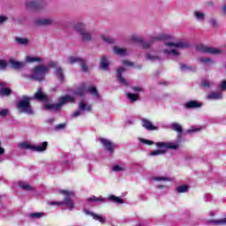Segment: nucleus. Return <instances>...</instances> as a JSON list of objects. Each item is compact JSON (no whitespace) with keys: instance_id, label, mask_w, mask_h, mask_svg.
<instances>
[{"instance_id":"79ce46f5","label":"nucleus","mask_w":226,"mask_h":226,"mask_svg":"<svg viewBox=\"0 0 226 226\" xmlns=\"http://www.w3.org/2000/svg\"><path fill=\"white\" fill-rule=\"evenodd\" d=\"M162 154H165L164 149L154 150L149 154V156H162Z\"/></svg>"},{"instance_id":"f03ea898","label":"nucleus","mask_w":226,"mask_h":226,"mask_svg":"<svg viewBox=\"0 0 226 226\" xmlns=\"http://www.w3.org/2000/svg\"><path fill=\"white\" fill-rule=\"evenodd\" d=\"M61 193L65 195L64 201H52L49 202L50 206H66V207L70 211H73L75 209V203L73 202V200H72V197H75V193L72 191H61Z\"/></svg>"},{"instance_id":"4468645a","label":"nucleus","mask_w":226,"mask_h":226,"mask_svg":"<svg viewBox=\"0 0 226 226\" xmlns=\"http://www.w3.org/2000/svg\"><path fill=\"white\" fill-rule=\"evenodd\" d=\"M49 66H50L51 68H56L55 73L59 79V80L63 82L64 80V73L63 72V68L57 67L58 66L57 62H50L49 64Z\"/></svg>"},{"instance_id":"9d476101","label":"nucleus","mask_w":226,"mask_h":226,"mask_svg":"<svg viewBox=\"0 0 226 226\" xmlns=\"http://www.w3.org/2000/svg\"><path fill=\"white\" fill-rule=\"evenodd\" d=\"M67 63L69 64H75L76 63H79V64H80L83 72H87V65L86 64V60H84L79 56H69L67 59Z\"/></svg>"},{"instance_id":"393cba45","label":"nucleus","mask_w":226,"mask_h":226,"mask_svg":"<svg viewBox=\"0 0 226 226\" xmlns=\"http://www.w3.org/2000/svg\"><path fill=\"white\" fill-rule=\"evenodd\" d=\"M86 26L87 24L84 22H79L73 26V28L77 33H79V34H82L84 32H86Z\"/></svg>"},{"instance_id":"423d86ee","label":"nucleus","mask_w":226,"mask_h":226,"mask_svg":"<svg viewBox=\"0 0 226 226\" xmlns=\"http://www.w3.org/2000/svg\"><path fill=\"white\" fill-rule=\"evenodd\" d=\"M90 93L92 96L94 98H100V95L98 94V90H96V87H87L86 86V83L81 84L74 92L73 94H76L78 96H86V93Z\"/></svg>"},{"instance_id":"cd10ccee","label":"nucleus","mask_w":226,"mask_h":226,"mask_svg":"<svg viewBox=\"0 0 226 226\" xmlns=\"http://www.w3.org/2000/svg\"><path fill=\"white\" fill-rule=\"evenodd\" d=\"M29 218L32 220H40V218H43V216H47V214L43 212H34L28 215Z\"/></svg>"},{"instance_id":"9b49d317","label":"nucleus","mask_w":226,"mask_h":226,"mask_svg":"<svg viewBox=\"0 0 226 226\" xmlns=\"http://www.w3.org/2000/svg\"><path fill=\"white\" fill-rule=\"evenodd\" d=\"M99 142L103 146L104 149L109 153V154H114V149L116 147L112 142L105 138H99Z\"/></svg>"},{"instance_id":"f8f14e48","label":"nucleus","mask_w":226,"mask_h":226,"mask_svg":"<svg viewBox=\"0 0 226 226\" xmlns=\"http://www.w3.org/2000/svg\"><path fill=\"white\" fill-rule=\"evenodd\" d=\"M126 72V69L124 67H118L117 69V80L119 84L122 86L127 87L128 86V80L123 77V73Z\"/></svg>"},{"instance_id":"052dcab7","label":"nucleus","mask_w":226,"mask_h":226,"mask_svg":"<svg viewBox=\"0 0 226 226\" xmlns=\"http://www.w3.org/2000/svg\"><path fill=\"white\" fill-rule=\"evenodd\" d=\"M211 199H212L211 194H205V196H204L205 202H209L211 200Z\"/></svg>"},{"instance_id":"864d4df0","label":"nucleus","mask_w":226,"mask_h":226,"mask_svg":"<svg viewBox=\"0 0 226 226\" xmlns=\"http://www.w3.org/2000/svg\"><path fill=\"white\" fill-rule=\"evenodd\" d=\"M155 187H156L158 190H165V189L169 188V187L167 186V185H165V184H157V185H155Z\"/></svg>"},{"instance_id":"a18cd8bd","label":"nucleus","mask_w":226,"mask_h":226,"mask_svg":"<svg viewBox=\"0 0 226 226\" xmlns=\"http://www.w3.org/2000/svg\"><path fill=\"white\" fill-rule=\"evenodd\" d=\"M180 70L181 72H193V67L186 64H180Z\"/></svg>"},{"instance_id":"5fc2aeb1","label":"nucleus","mask_w":226,"mask_h":226,"mask_svg":"<svg viewBox=\"0 0 226 226\" xmlns=\"http://www.w3.org/2000/svg\"><path fill=\"white\" fill-rule=\"evenodd\" d=\"M202 86L203 87H211V86H213V83H211V81L209 80H204L202 82Z\"/></svg>"},{"instance_id":"7c9ffc66","label":"nucleus","mask_w":226,"mask_h":226,"mask_svg":"<svg viewBox=\"0 0 226 226\" xmlns=\"http://www.w3.org/2000/svg\"><path fill=\"white\" fill-rule=\"evenodd\" d=\"M129 41H132L133 43H143L144 38L137 34H132L130 36Z\"/></svg>"},{"instance_id":"680f3d73","label":"nucleus","mask_w":226,"mask_h":226,"mask_svg":"<svg viewBox=\"0 0 226 226\" xmlns=\"http://www.w3.org/2000/svg\"><path fill=\"white\" fill-rule=\"evenodd\" d=\"M209 24H210V26H213L214 27H216V26H217L216 19H211L209 20Z\"/></svg>"},{"instance_id":"a19ab883","label":"nucleus","mask_w":226,"mask_h":226,"mask_svg":"<svg viewBox=\"0 0 226 226\" xmlns=\"http://www.w3.org/2000/svg\"><path fill=\"white\" fill-rule=\"evenodd\" d=\"M102 40L105 41V43H109V45L116 43V40H114V38L110 36L102 35Z\"/></svg>"},{"instance_id":"412c9836","label":"nucleus","mask_w":226,"mask_h":226,"mask_svg":"<svg viewBox=\"0 0 226 226\" xmlns=\"http://www.w3.org/2000/svg\"><path fill=\"white\" fill-rule=\"evenodd\" d=\"M10 64H11L12 68H14V70H21V68H24L26 66V62H19L16 61L13 58H11L9 60Z\"/></svg>"},{"instance_id":"bb28decb","label":"nucleus","mask_w":226,"mask_h":226,"mask_svg":"<svg viewBox=\"0 0 226 226\" xmlns=\"http://www.w3.org/2000/svg\"><path fill=\"white\" fill-rule=\"evenodd\" d=\"M223 94L221 92H212L207 96V100H222Z\"/></svg>"},{"instance_id":"3c124183","label":"nucleus","mask_w":226,"mask_h":226,"mask_svg":"<svg viewBox=\"0 0 226 226\" xmlns=\"http://www.w3.org/2000/svg\"><path fill=\"white\" fill-rule=\"evenodd\" d=\"M10 114V110L6 109H0V117H6Z\"/></svg>"},{"instance_id":"e433bc0d","label":"nucleus","mask_w":226,"mask_h":226,"mask_svg":"<svg viewBox=\"0 0 226 226\" xmlns=\"http://www.w3.org/2000/svg\"><path fill=\"white\" fill-rule=\"evenodd\" d=\"M19 188H22V190H25L26 192L33 191V186L27 184V182H19Z\"/></svg>"},{"instance_id":"f257e3e1","label":"nucleus","mask_w":226,"mask_h":226,"mask_svg":"<svg viewBox=\"0 0 226 226\" xmlns=\"http://www.w3.org/2000/svg\"><path fill=\"white\" fill-rule=\"evenodd\" d=\"M171 38L172 36L170 35L159 34L153 37L152 41H160L163 40L165 48L162 49V53L166 57H170V59H176L177 57H179L180 55L177 49H188V47H190V43H188V41H169Z\"/></svg>"},{"instance_id":"b1692460","label":"nucleus","mask_w":226,"mask_h":226,"mask_svg":"<svg viewBox=\"0 0 226 226\" xmlns=\"http://www.w3.org/2000/svg\"><path fill=\"white\" fill-rule=\"evenodd\" d=\"M49 146V142L44 141L39 145H34V151L36 153H43V151H47V147Z\"/></svg>"},{"instance_id":"c85d7f7f","label":"nucleus","mask_w":226,"mask_h":226,"mask_svg":"<svg viewBox=\"0 0 226 226\" xmlns=\"http://www.w3.org/2000/svg\"><path fill=\"white\" fill-rule=\"evenodd\" d=\"M81 36V40H83V41H91L93 40V34H91V32H87L85 30V32H83L82 34H79Z\"/></svg>"},{"instance_id":"4d7b16f0","label":"nucleus","mask_w":226,"mask_h":226,"mask_svg":"<svg viewBox=\"0 0 226 226\" xmlns=\"http://www.w3.org/2000/svg\"><path fill=\"white\" fill-rule=\"evenodd\" d=\"M221 91H226V79H224L219 86Z\"/></svg>"},{"instance_id":"ea45409f","label":"nucleus","mask_w":226,"mask_h":226,"mask_svg":"<svg viewBox=\"0 0 226 226\" xmlns=\"http://www.w3.org/2000/svg\"><path fill=\"white\" fill-rule=\"evenodd\" d=\"M88 202H105V198L91 196L87 198Z\"/></svg>"},{"instance_id":"e2e57ef3","label":"nucleus","mask_w":226,"mask_h":226,"mask_svg":"<svg viewBox=\"0 0 226 226\" xmlns=\"http://www.w3.org/2000/svg\"><path fill=\"white\" fill-rule=\"evenodd\" d=\"M143 49H149L151 47V42H141Z\"/></svg>"},{"instance_id":"dca6fc26","label":"nucleus","mask_w":226,"mask_h":226,"mask_svg":"<svg viewBox=\"0 0 226 226\" xmlns=\"http://www.w3.org/2000/svg\"><path fill=\"white\" fill-rule=\"evenodd\" d=\"M141 125L143 128H145V130H147L148 132H154L158 130V127L153 125V123H151V121L147 118H141Z\"/></svg>"},{"instance_id":"72a5a7b5","label":"nucleus","mask_w":226,"mask_h":226,"mask_svg":"<svg viewBox=\"0 0 226 226\" xmlns=\"http://www.w3.org/2000/svg\"><path fill=\"white\" fill-rule=\"evenodd\" d=\"M111 170H113V172H124L126 168L124 167V164H115L112 166Z\"/></svg>"},{"instance_id":"bf43d9fd","label":"nucleus","mask_w":226,"mask_h":226,"mask_svg":"<svg viewBox=\"0 0 226 226\" xmlns=\"http://www.w3.org/2000/svg\"><path fill=\"white\" fill-rule=\"evenodd\" d=\"M8 20V17L0 15V24H4Z\"/></svg>"},{"instance_id":"473e14b6","label":"nucleus","mask_w":226,"mask_h":226,"mask_svg":"<svg viewBox=\"0 0 226 226\" xmlns=\"http://www.w3.org/2000/svg\"><path fill=\"white\" fill-rule=\"evenodd\" d=\"M152 179L157 183H170V181H172L169 177H154Z\"/></svg>"},{"instance_id":"4be33fe9","label":"nucleus","mask_w":226,"mask_h":226,"mask_svg":"<svg viewBox=\"0 0 226 226\" xmlns=\"http://www.w3.org/2000/svg\"><path fill=\"white\" fill-rule=\"evenodd\" d=\"M170 130L177 132V135H182L183 133V125L179 123L173 122L170 124Z\"/></svg>"},{"instance_id":"4c0bfd02","label":"nucleus","mask_w":226,"mask_h":226,"mask_svg":"<svg viewBox=\"0 0 226 226\" xmlns=\"http://www.w3.org/2000/svg\"><path fill=\"white\" fill-rule=\"evenodd\" d=\"M109 199L111 202H114L115 204H124V200H123V199H121L117 196H115V195H110L109 197Z\"/></svg>"},{"instance_id":"603ef678","label":"nucleus","mask_w":226,"mask_h":226,"mask_svg":"<svg viewBox=\"0 0 226 226\" xmlns=\"http://www.w3.org/2000/svg\"><path fill=\"white\" fill-rule=\"evenodd\" d=\"M132 89L134 91V93H142L144 91L142 87H132Z\"/></svg>"},{"instance_id":"c9c22d12","label":"nucleus","mask_w":226,"mask_h":226,"mask_svg":"<svg viewBox=\"0 0 226 226\" xmlns=\"http://www.w3.org/2000/svg\"><path fill=\"white\" fill-rule=\"evenodd\" d=\"M26 63H41V57L27 56L25 58Z\"/></svg>"},{"instance_id":"6e6552de","label":"nucleus","mask_w":226,"mask_h":226,"mask_svg":"<svg viewBox=\"0 0 226 226\" xmlns=\"http://www.w3.org/2000/svg\"><path fill=\"white\" fill-rule=\"evenodd\" d=\"M45 4V2L41 0H27L25 3L26 10H41Z\"/></svg>"},{"instance_id":"5701e85b","label":"nucleus","mask_w":226,"mask_h":226,"mask_svg":"<svg viewBox=\"0 0 226 226\" xmlns=\"http://www.w3.org/2000/svg\"><path fill=\"white\" fill-rule=\"evenodd\" d=\"M35 23L37 26H50V24H54V19L50 18H42L37 19Z\"/></svg>"},{"instance_id":"774afa93","label":"nucleus","mask_w":226,"mask_h":226,"mask_svg":"<svg viewBox=\"0 0 226 226\" xmlns=\"http://www.w3.org/2000/svg\"><path fill=\"white\" fill-rule=\"evenodd\" d=\"M222 11H223L224 15H226V5L222 6Z\"/></svg>"},{"instance_id":"6e6d98bb","label":"nucleus","mask_w":226,"mask_h":226,"mask_svg":"<svg viewBox=\"0 0 226 226\" xmlns=\"http://www.w3.org/2000/svg\"><path fill=\"white\" fill-rule=\"evenodd\" d=\"M195 132H200V128L191 127L187 130V133H195Z\"/></svg>"},{"instance_id":"37998d69","label":"nucleus","mask_w":226,"mask_h":226,"mask_svg":"<svg viewBox=\"0 0 226 226\" xmlns=\"http://www.w3.org/2000/svg\"><path fill=\"white\" fill-rule=\"evenodd\" d=\"M156 147L159 149H163L164 153H167V149H169L168 143L167 142H157L155 144Z\"/></svg>"},{"instance_id":"c756f323","label":"nucleus","mask_w":226,"mask_h":226,"mask_svg":"<svg viewBox=\"0 0 226 226\" xmlns=\"http://www.w3.org/2000/svg\"><path fill=\"white\" fill-rule=\"evenodd\" d=\"M109 57L102 56L101 58V68H102V70H104L106 72L107 70H109Z\"/></svg>"},{"instance_id":"49530a36","label":"nucleus","mask_w":226,"mask_h":226,"mask_svg":"<svg viewBox=\"0 0 226 226\" xmlns=\"http://www.w3.org/2000/svg\"><path fill=\"white\" fill-rule=\"evenodd\" d=\"M126 95L130 102H137V100H139V94L127 93Z\"/></svg>"},{"instance_id":"7ed1b4c3","label":"nucleus","mask_w":226,"mask_h":226,"mask_svg":"<svg viewBox=\"0 0 226 226\" xmlns=\"http://www.w3.org/2000/svg\"><path fill=\"white\" fill-rule=\"evenodd\" d=\"M66 103H75V97L73 95H64L58 98V102L55 104H45L44 109L46 110H59L63 105H66Z\"/></svg>"},{"instance_id":"0eeeda50","label":"nucleus","mask_w":226,"mask_h":226,"mask_svg":"<svg viewBox=\"0 0 226 226\" xmlns=\"http://www.w3.org/2000/svg\"><path fill=\"white\" fill-rule=\"evenodd\" d=\"M196 50L198 52H201L202 54H212V55L222 54V49L218 48L208 47L204 44H198L196 46Z\"/></svg>"},{"instance_id":"39448f33","label":"nucleus","mask_w":226,"mask_h":226,"mask_svg":"<svg viewBox=\"0 0 226 226\" xmlns=\"http://www.w3.org/2000/svg\"><path fill=\"white\" fill-rule=\"evenodd\" d=\"M49 66L47 65H37L34 69H32V74L30 75V79L32 80H45V75L49 73Z\"/></svg>"},{"instance_id":"f3484780","label":"nucleus","mask_w":226,"mask_h":226,"mask_svg":"<svg viewBox=\"0 0 226 226\" xmlns=\"http://www.w3.org/2000/svg\"><path fill=\"white\" fill-rule=\"evenodd\" d=\"M83 213H85V215H87V216H92L94 218V220H97V222H100V223H105V222H106L105 217H103L100 215H96V214L89 211L87 208H84Z\"/></svg>"},{"instance_id":"09e8293b","label":"nucleus","mask_w":226,"mask_h":226,"mask_svg":"<svg viewBox=\"0 0 226 226\" xmlns=\"http://www.w3.org/2000/svg\"><path fill=\"white\" fill-rule=\"evenodd\" d=\"M200 63H203V64H208V63L213 64L214 61L211 58L207 57H200L199 58Z\"/></svg>"},{"instance_id":"58836bf2","label":"nucleus","mask_w":226,"mask_h":226,"mask_svg":"<svg viewBox=\"0 0 226 226\" xmlns=\"http://www.w3.org/2000/svg\"><path fill=\"white\" fill-rule=\"evenodd\" d=\"M146 57L148 61H158L160 59V56L153 52L147 53Z\"/></svg>"},{"instance_id":"13d9d810","label":"nucleus","mask_w":226,"mask_h":226,"mask_svg":"<svg viewBox=\"0 0 226 226\" xmlns=\"http://www.w3.org/2000/svg\"><path fill=\"white\" fill-rule=\"evenodd\" d=\"M7 66V64L4 60H0V70H4Z\"/></svg>"},{"instance_id":"a211bd4d","label":"nucleus","mask_w":226,"mask_h":226,"mask_svg":"<svg viewBox=\"0 0 226 226\" xmlns=\"http://www.w3.org/2000/svg\"><path fill=\"white\" fill-rule=\"evenodd\" d=\"M38 100V102H49V96L47 94H43V91L41 88H38L37 92L34 94V97H32V100Z\"/></svg>"},{"instance_id":"338daca9","label":"nucleus","mask_w":226,"mask_h":226,"mask_svg":"<svg viewBox=\"0 0 226 226\" xmlns=\"http://www.w3.org/2000/svg\"><path fill=\"white\" fill-rule=\"evenodd\" d=\"M4 154V147H1V142H0V156H3Z\"/></svg>"},{"instance_id":"a878e982","label":"nucleus","mask_w":226,"mask_h":226,"mask_svg":"<svg viewBox=\"0 0 226 226\" xmlns=\"http://www.w3.org/2000/svg\"><path fill=\"white\" fill-rule=\"evenodd\" d=\"M193 17L198 22H204L206 19V14L200 11H195L193 12Z\"/></svg>"},{"instance_id":"2f4dec72","label":"nucleus","mask_w":226,"mask_h":226,"mask_svg":"<svg viewBox=\"0 0 226 226\" xmlns=\"http://www.w3.org/2000/svg\"><path fill=\"white\" fill-rule=\"evenodd\" d=\"M19 147H20V149H29L30 151H34V145L24 141L19 144Z\"/></svg>"},{"instance_id":"aec40b11","label":"nucleus","mask_w":226,"mask_h":226,"mask_svg":"<svg viewBox=\"0 0 226 226\" xmlns=\"http://www.w3.org/2000/svg\"><path fill=\"white\" fill-rule=\"evenodd\" d=\"M202 102L199 101H189L185 104V109H200Z\"/></svg>"},{"instance_id":"1a4fd4ad","label":"nucleus","mask_w":226,"mask_h":226,"mask_svg":"<svg viewBox=\"0 0 226 226\" xmlns=\"http://www.w3.org/2000/svg\"><path fill=\"white\" fill-rule=\"evenodd\" d=\"M79 110H76L71 114V119L79 117V116H82V112H91V105H87L84 101H81L79 103Z\"/></svg>"},{"instance_id":"f704fd0d","label":"nucleus","mask_w":226,"mask_h":226,"mask_svg":"<svg viewBox=\"0 0 226 226\" xmlns=\"http://www.w3.org/2000/svg\"><path fill=\"white\" fill-rule=\"evenodd\" d=\"M11 94V89L3 87L0 88V98L4 96H10Z\"/></svg>"},{"instance_id":"2eb2a0df","label":"nucleus","mask_w":226,"mask_h":226,"mask_svg":"<svg viewBox=\"0 0 226 226\" xmlns=\"http://www.w3.org/2000/svg\"><path fill=\"white\" fill-rule=\"evenodd\" d=\"M113 52L114 54H116V56H120V57H125L126 56H130V49L118 46L113 47Z\"/></svg>"},{"instance_id":"0e129e2a","label":"nucleus","mask_w":226,"mask_h":226,"mask_svg":"<svg viewBox=\"0 0 226 226\" xmlns=\"http://www.w3.org/2000/svg\"><path fill=\"white\" fill-rule=\"evenodd\" d=\"M123 64H124L125 66H133V63H132L128 60H124Z\"/></svg>"},{"instance_id":"20e7f679","label":"nucleus","mask_w":226,"mask_h":226,"mask_svg":"<svg viewBox=\"0 0 226 226\" xmlns=\"http://www.w3.org/2000/svg\"><path fill=\"white\" fill-rule=\"evenodd\" d=\"M31 100L33 97L23 95L21 100L17 103V109L19 112L24 114L33 115V109H31Z\"/></svg>"},{"instance_id":"ddd939ff","label":"nucleus","mask_w":226,"mask_h":226,"mask_svg":"<svg viewBox=\"0 0 226 226\" xmlns=\"http://www.w3.org/2000/svg\"><path fill=\"white\" fill-rule=\"evenodd\" d=\"M183 139V135L177 134V139L168 141V149H172L173 151H176V149H179V146H181V140Z\"/></svg>"},{"instance_id":"c03bdc74","label":"nucleus","mask_w":226,"mask_h":226,"mask_svg":"<svg viewBox=\"0 0 226 226\" xmlns=\"http://www.w3.org/2000/svg\"><path fill=\"white\" fill-rule=\"evenodd\" d=\"M188 190H190V186L188 185H180L177 187V192L178 193H186V192H188Z\"/></svg>"},{"instance_id":"de8ad7c7","label":"nucleus","mask_w":226,"mask_h":226,"mask_svg":"<svg viewBox=\"0 0 226 226\" xmlns=\"http://www.w3.org/2000/svg\"><path fill=\"white\" fill-rule=\"evenodd\" d=\"M15 40L16 42L19 43V45H27V43H29V40L26 38L17 37Z\"/></svg>"},{"instance_id":"69168bd1","label":"nucleus","mask_w":226,"mask_h":226,"mask_svg":"<svg viewBox=\"0 0 226 226\" xmlns=\"http://www.w3.org/2000/svg\"><path fill=\"white\" fill-rule=\"evenodd\" d=\"M66 126L65 124H59L56 126V130H63Z\"/></svg>"},{"instance_id":"8fccbe9b","label":"nucleus","mask_w":226,"mask_h":226,"mask_svg":"<svg viewBox=\"0 0 226 226\" xmlns=\"http://www.w3.org/2000/svg\"><path fill=\"white\" fill-rule=\"evenodd\" d=\"M139 142L141 144H145L146 146H153L154 144V141L142 139V138L139 139Z\"/></svg>"},{"instance_id":"6ab92c4d","label":"nucleus","mask_w":226,"mask_h":226,"mask_svg":"<svg viewBox=\"0 0 226 226\" xmlns=\"http://www.w3.org/2000/svg\"><path fill=\"white\" fill-rule=\"evenodd\" d=\"M207 222L209 225H213V226H223V225H226V218L210 219V220H207Z\"/></svg>"}]
</instances>
